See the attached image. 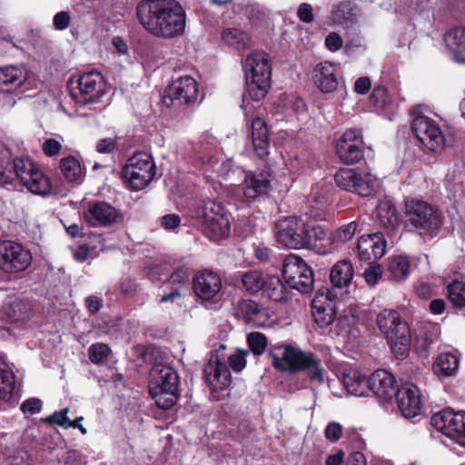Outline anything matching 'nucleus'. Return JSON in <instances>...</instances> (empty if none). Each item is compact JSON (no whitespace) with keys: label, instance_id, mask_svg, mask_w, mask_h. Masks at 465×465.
Listing matches in <instances>:
<instances>
[{"label":"nucleus","instance_id":"nucleus-17","mask_svg":"<svg viewBox=\"0 0 465 465\" xmlns=\"http://www.w3.org/2000/svg\"><path fill=\"white\" fill-rule=\"evenodd\" d=\"M306 226L307 223L298 217H287L278 223L276 239L290 249L304 248L310 238L306 236Z\"/></svg>","mask_w":465,"mask_h":465},{"label":"nucleus","instance_id":"nucleus-46","mask_svg":"<svg viewBox=\"0 0 465 465\" xmlns=\"http://www.w3.org/2000/svg\"><path fill=\"white\" fill-rule=\"evenodd\" d=\"M223 40L229 45L232 46H244L249 42L248 35L237 28H227L223 30L222 35Z\"/></svg>","mask_w":465,"mask_h":465},{"label":"nucleus","instance_id":"nucleus-8","mask_svg":"<svg viewBox=\"0 0 465 465\" xmlns=\"http://www.w3.org/2000/svg\"><path fill=\"white\" fill-rule=\"evenodd\" d=\"M156 168L153 157L147 153L133 154L124 165L122 176L134 191L146 187L154 178Z\"/></svg>","mask_w":465,"mask_h":465},{"label":"nucleus","instance_id":"nucleus-5","mask_svg":"<svg viewBox=\"0 0 465 465\" xmlns=\"http://www.w3.org/2000/svg\"><path fill=\"white\" fill-rule=\"evenodd\" d=\"M376 323L390 341L394 355L400 359L406 358L411 343V330L400 313L395 310L384 309L377 315Z\"/></svg>","mask_w":465,"mask_h":465},{"label":"nucleus","instance_id":"nucleus-55","mask_svg":"<svg viewBox=\"0 0 465 465\" xmlns=\"http://www.w3.org/2000/svg\"><path fill=\"white\" fill-rule=\"evenodd\" d=\"M20 409L25 414L34 415L41 411L42 401L37 398H30L22 403Z\"/></svg>","mask_w":465,"mask_h":465},{"label":"nucleus","instance_id":"nucleus-64","mask_svg":"<svg viewBox=\"0 0 465 465\" xmlns=\"http://www.w3.org/2000/svg\"><path fill=\"white\" fill-rule=\"evenodd\" d=\"M371 83L369 77L363 76L356 80L354 90L356 93L365 94L369 92Z\"/></svg>","mask_w":465,"mask_h":465},{"label":"nucleus","instance_id":"nucleus-51","mask_svg":"<svg viewBox=\"0 0 465 465\" xmlns=\"http://www.w3.org/2000/svg\"><path fill=\"white\" fill-rule=\"evenodd\" d=\"M68 412L69 409L64 408L45 418L44 421L49 424H55L64 429H68V423L70 421V419L67 417Z\"/></svg>","mask_w":465,"mask_h":465},{"label":"nucleus","instance_id":"nucleus-25","mask_svg":"<svg viewBox=\"0 0 465 465\" xmlns=\"http://www.w3.org/2000/svg\"><path fill=\"white\" fill-rule=\"evenodd\" d=\"M312 313L320 327H325L333 322L336 315L335 305L328 293L318 292L315 294L312 301Z\"/></svg>","mask_w":465,"mask_h":465},{"label":"nucleus","instance_id":"nucleus-54","mask_svg":"<svg viewBox=\"0 0 465 465\" xmlns=\"http://www.w3.org/2000/svg\"><path fill=\"white\" fill-rule=\"evenodd\" d=\"M382 268L381 265L376 264L369 267L364 272V278L368 285L374 286L381 279Z\"/></svg>","mask_w":465,"mask_h":465},{"label":"nucleus","instance_id":"nucleus-53","mask_svg":"<svg viewBox=\"0 0 465 465\" xmlns=\"http://www.w3.org/2000/svg\"><path fill=\"white\" fill-rule=\"evenodd\" d=\"M371 101L377 107L385 106L390 101L387 89L384 86H376L371 93Z\"/></svg>","mask_w":465,"mask_h":465},{"label":"nucleus","instance_id":"nucleus-7","mask_svg":"<svg viewBox=\"0 0 465 465\" xmlns=\"http://www.w3.org/2000/svg\"><path fill=\"white\" fill-rule=\"evenodd\" d=\"M243 69L250 98L261 101L271 87L272 68L269 55L262 51L252 52L243 63Z\"/></svg>","mask_w":465,"mask_h":465},{"label":"nucleus","instance_id":"nucleus-61","mask_svg":"<svg viewBox=\"0 0 465 465\" xmlns=\"http://www.w3.org/2000/svg\"><path fill=\"white\" fill-rule=\"evenodd\" d=\"M312 11V6L310 4L302 3L298 7L297 15L302 22L309 24L314 19Z\"/></svg>","mask_w":465,"mask_h":465},{"label":"nucleus","instance_id":"nucleus-4","mask_svg":"<svg viewBox=\"0 0 465 465\" xmlns=\"http://www.w3.org/2000/svg\"><path fill=\"white\" fill-rule=\"evenodd\" d=\"M407 226L423 238H433L441 228L443 213L435 205L420 199L408 198L404 202Z\"/></svg>","mask_w":465,"mask_h":465},{"label":"nucleus","instance_id":"nucleus-44","mask_svg":"<svg viewBox=\"0 0 465 465\" xmlns=\"http://www.w3.org/2000/svg\"><path fill=\"white\" fill-rule=\"evenodd\" d=\"M265 277L258 271H250L242 275V283L245 291L251 294L262 290Z\"/></svg>","mask_w":465,"mask_h":465},{"label":"nucleus","instance_id":"nucleus-57","mask_svg":"<svg viewBox=\"0 0 465 465\" xmlns=\"http://www.w3.org/2000/svg\"><path fill=\"white\" fill-rule=\"evenodd\" d=\"M42 149L45 155L49 157L55 156L61 151L62 143L56 139L48 138L43 143Z\"/></svg>","mask_w":465,"mask_h":465},{"label":"nucleus","instance_id":"nucleus-28","mask_svg":"<svg viewBox=\"0 0 465 465\" xmlns=\"http://www.w3.org/2000/svg\"><path fill=\"white\" fill-rule=\"evenodd\" d=\"M337 69L334 64L324 61L318 64L312 72L315 85L322 93H331L338 86Z\"/></svg>","mask_w":465,"mask_h":465},{"label":"nucleus","instance_id":"nucleus-20","mask_svg":"<svg viewBox=\"0 0 465 465\" xmlns=\"http://www.w3.org/2000/svg\"><path fill=\"white\" fill-rule=\"evenodd\" d=\"M431 425L449 437L459 439L460 445L465 447V412H454L444 410L431 417Z\"/></svg>","mask_w":465,"mask_h":465},{"label":"nucleus","instance_id":"nucleus-33","mask_svg":"<svg viewBox=\"0 0 465 465\" xmlns=\"http://www.w3.org/2000/svg\"><path fill=\"white\" fill-rule=\"evenodd\" d=\"M444 40L454 60L465 64V27H454L445 35Z\"/></svg>","mask_w":465,"mask_h":465},{"label":"nucleus","instance_id":"nucleus-22","mask_svg":"<svg viewBox=\"0 0 465 465\" xmlns=\"http://www.w3.org/2000/svg\"><path fill=\"white\" fill-rule=\"evenodd\" d=\"M84 216L94 226H110L122 221V215L116 208L100 201L89 203Z\"/></svg>","mask_w":465,"mask_h":465},{"label":"nucleus","instance_id":"nucleus-1","mask_svg":"<svg viewBox=\"0 0 465 465\" xmlns=\"http://www.w3.org/2000/svg\"><path fill=\"white\" fill-rule=\"evenodd\" d=\"M136 15L142 26L156 37L174 38L185 29V12L175 0H142Z\"/></svg>","mask_w":465,"mask_h":465},{"label":"nucleus","instance_id":"nucleus-39","mask_svg":"<svg viewBox=\"0 0 465 465\" xmlns=\"http://www.w3.org/2000/svg\"><path fill=\"white\" fill-rule=\"evenodd\" d=\"M15 387V381L14 372L0 356V399L4 401H11Z\"/></svg>","mask_w":465,"mask_h":465},{"label":"nucleus","instance_id":"nucleus-2","mask_svg":"<svg viewBox=\"0 0 465 465\" xmlns=\"http://www.w3.org/2000/svg\"><path fill=\"white\" fill-rule=\"evenodd\" d=\"M10 152L0 149V186L11 183L15 178L36 195H46L51 192L49 178L28 158H15L11 165Z\"/></svg>","mask_w":465,"mask_h":465},{"label":"nucleus","instance_id":"nucleus-62","mask_svg":"<svg viewBox=\"0 0 465 465\" xmlns=\"http://www.w3.org/2000/svg\"><path fill=\"white\" fill-rule=\"evenodd\" d=\"M117 143L113 138H104L96 144V151L100 153H111L116 151Z\"/></svg>","mask_w":465,"mask_h":465},{"label":"nucleus","instance_id":"nucleus-16","mask_svg":"<svg viewBox=\"0 0 465 465\" xmlns=\"http://www.w3.org/2000/svg\"><path fill=\"white\" fill-rule=\"evenodd\" d=\"M199 86L194 78L184 75L174 80L168 87L163 104L171 105L193 106L198 100Z\"/></svg>","mask_w":465,"mask_h":465},{"label":"nucleus","instance_id":"nucleus-10","mask_svg":"<svg viewBox=\"0 0 465 465\" xmlns=\"http://www.w3.org/2000/svg\"><path fill=\"white\" fill-rule=\"evenodd\" d=\"M273 173L269 166L256 171L244 172V178L234 190L235 197L242 202L250 203L260 196L269 193Z\"/></svg>","mask_w":465,"mask_h":465},{"label":"nucleus","instance_id":"nucleus-52","mask_svg":"<svg viewBox=\"0 0 465 465\" xmlns=\"http://www.w3.org/2000/svg\"><path fill=\"white\" fill-rule=\"evenodd\" d=\"M248 354L247 351L244 352H236L232 354H228L226 352V366L228 364L234 371H241L246 365L245 356Z\"/></svg>","mask_w":465,"mask_h":465},{"label":"nucleus","instance_id":"nucleus-23","mask_svg":"<svg viewBox=\"0 0 465 465\" xmlns=\"http://www.w3.org/2000/svg\"><path fill=\"white\" fill-rule=\"evenodd\" d=\"M193 282L195 294L203 301L214 299L222 289V280L213 271L204 270L197 272Z\"/></svg>","mask_w":465,"mask_h":465},{"label":"nucleus","instance_id":"nucleus-21","mask_svg":"<svg viewBox=\"0 0 465 465\" xmlns=\"http://www.w3.org/2000/svg\"><path fill=\"white\" fill-rule=\"evenodd\" d=\"M394 395L404 417L411 419L421 413L422 402L420 391L417 386L412 383L402 384Z\"/></svg>","mask_w":465,"mask_h":465},{"label":"nucleus","instance_id":"nucleus-38","mask_svg":"<svg viewBox=\"0 0 465 465\" xmlns=\"http://www.w3.org/2000/svg\"><path fill=\"white\" fill-rule=\"evenodd\" d=\"M330 19L335 25L345 27L352 25L356 21V14L352 4L349 1H344L333 6Z\"/></svg>","mask_w":465,"mask_h":465},{"label":"nucleus","instance_id":"nucleus-19","mask_svg":"<svg viewBox=\"0 0 465 465\" xmlns=\"http://www.w3.org/2000/svg\"><path fill=\"white\" fill-rule=\"evenodd\" d=\"M104 94L103 75L98 72H89L78 78L77 87L72 91V97L77 104L84 105L97 102Z\"/></svg>","mask_w":465,"mask_h":465},{"label":"nucleus","instance_id":"nucleus-15","mask_svg":"<svg viewBox=\"0 0 465 465\" xmlns=\"http://www.w3.org/2000/svg\"><path fill=\"white\" fill-rule=\"evenodd\" d=\"M32 262L30 251L13 241L0 242V270L8 273L25 271Z\"/></svg>","mask_w":465,"mask_h":465},{"label":"nucleus","instance_id":"nucleus-63","mask_svg":"<svg viewBox=\"0 0 465 465\" xmlns=\"http://www.w3.org/2000/svg\"><path fill=\"white\" fill-rule=\"evenodd\" d=\"M181 219L177 214H167L162 218V226L167 230L175 229L180 225Z\"/></svg>","mask_w":465,"mask_h":465},{"label":"nucleus","instance_id":"nucleus-34","mask_svg":"<svg viewBox=\"0 0 465 465\" xmlns=\"http://www.w3.org/2000/svg\"><path fill=\"white\" fill-rule=\"evenodd\" d=\"M240 308L244 318L253 325L264 327L270 324L268 311L254 301H244Z\"/></svg>","mask_w":465,"mask_h":465},{"label":"nucleus","instance_id":"nucleus-56","mask_svg":"<svg viewBox=\"0 0 465 465\" xmlns=\"http://www.w3.org/2000/svg\"><path fill=\"white\" fill-rule=\"evenodd\" d=\"M324 45L329 51L334 53L342 47L343 40L340 35L331 32L325 37Z\"/></svg>","mask_w":465,"mask_h":465},{"label":"nucleus","instance_id":"nucleus-29","mask_svg":"<svg viewBox=\"0 0 465 465\" xmlns=\"http://www.w3.org/2000/svg\"><path fill=\"white\" fill-rule=\"evenodd\" d=\"M27 72L22 65L0 67V92L13 93L24 85Z\"/></svg>","mask_w":465,"mask_h":465},{"label":"nucleus","instance_id":"nucleus-60","mask_svg":"<svg viewBox=\"0 0 465 465\" xmlns=\"http://www.w3.org/2000/svg\"><path fill=\"white\" fill-rule=\"evenodd\" d=\"M71 22V15L66 11H60L54 16V27L56 30L63 31L66 29Z\"/></svg>","mask_w":465,"mask_h":465},{"label":"nucleus","instance_id":"nucleus-45","mask_svg":"<svg viewBox=\"0 0 465 465\" xmlns=\"http://www.w3.org/2000/svg\"><path fill=\"white\" fill-rule=\"evenodd\" d=\"M449 300L457 307L465 306V282L453 281L447 286Z\"/></svg>","mask_w":465,"mask_h":465},{"label":"nucleus","instance_id":"nucleus-36","mask_svg":"<svg viewBox=\"0 0 465 465\" xmlns=\"http://www.w3.org/2000/svg\"><path fill=\"white\" fill-rule=\"evenodd\" d=\"M459 365V360L454 354L443 352L437 356L433 364V371L439 377H451L457 373Z\"/></svg>","mask_w":465,"mask_h":465},{"label":"nucleus","instance_id":"nucleus-14","mask_svg":"<svg viewBox=\"0 0 465 465\" xmlns=\"http://www.w3.org/2000/svg\"><path fill=\"white\" fill-rule=\"evenodd\" d=\"M282 275L292 289L300 292L308 293L313 285V273L306 262L297 255H289L285 258L282 267Z\"/></svg>","mask_w":465,"mask_h":465},{"label":"nucleus","instance_id":"nucleus-43","mask_svg":"<svg viewBox=\"0 0 465 465\" xmlns=\"http://www.w3.org/2000/svg\"><path fill=\"white\" fill-rule=\"evenodd\" d=\"M234 13L242 14L251 21H260L266 16L265 10L256 3L246 2L235 4L232 6Z\"/></svg>","mask_w":465,"mask_h":465},{"label":"nucleus","instance_id":"nucleus-31","mask_svg":"<svg viewBox=\"0 0 465 465\" xmlns=\"http://www.w3.org/2000/svg\"><path fill=\"white\" fill-rule=\"evenodd\" d=\"M341 381L350 394L357 397L369 395V377L359 370L353 368L344 370Z\"/></svg>","mask_w":465,"mask_h":465},{"label":"nucleus","instance_id":"nucleus-40","mask_svg":"<svg viewBox=\"0 0 465 465\" xmlns=\"http://www.w3.org/2000/svg\"><path fill=\"white\" fill-rule=\"evenodd\" d=\"M60 171L64 178L71 183H80L84 179V171L79 161L74 156L64 157L60 160Z\"/></svg>","mask_w":465,"mask_h":465},{"label":"nucleus","instance_id":"nucleus-18","mask_svg":"<svg viewBox=\"0 0 465 465\" xmlns=\"http://www.w3.org/2000/svg\"><path fill=\"white\" fill-rule=\"evenodd\" d=\"M336 153L346 164L359 163L364 156V142L360 129H347L336 142Z\"/></svg>","mask_w":465,"mask_h":465},{"label":"nucleus","instance_id":"nucleus-9","mask_svg":"<svg viewBox=\"0 0 465 465\" xmlns=\"http://www.w3.org/2000/svg\"><path fill=\"white\" fill-rule=\"evenodd\" d=\"M427 108L418 104L412 107L411 129L420 142L430 151L436 152L444 147V135L435 120L426 115Z\"/></svg>","mask_w":465,"mask_h":465},{"label":"nucleus","instance_id":"nucleus-47","mask_svg":"<svg viewBox=\"0 0 465 465\" xmlns=\"http://www.w3.org/2000/svg\"><path fill=\"white\" fill-rule=\"evenodd\" d=\"M310 215L322 220L325 217L327 200L324 196L311 195L309 200Z\"/></svg>","mask_w":465,"mask_h":465},{"label":"nucleus","instance_id":"nucleus-32","mask_svg":"<svg viewBox=\"0 0 465 465\" xmlns=\"http://www.w3.org/2000/svg\"><path fill=\"white\" fill-rule=\"evenodd\" d=\"M32 313L28 302L21 300H15L4 307V315L7 323L22 327L24 323L30 319Z\"/></svg>","mask_w":465,"mask_h":465},{"label":"nucleus","instance_id":"nucleus-30","mask_svg":"<svg viewBox=\"0 0 465 465\" xmlns=\"http://www.w3.org/2000/svg\"><path fill=\"white\" fill-rule=\"evenodd\" d=\"M252 139L257 157L263 159L269 154V129L265 121L261 117L252 120Z\"/></svg>","mask_w":465,"mask_h":465},{"label":"nucleus","instance_id":"nucleus-27","mask_svg":"<svg viewBox=\"0 0 465 465\" xmlns=\"http://www.w3.org/2000/svg\"><path fill=\"white\" fill-rule=\"evenodd\" d=\"M354 269L349 260L338 261L331 268L330 280L333 289L341 291V295L349 294L352 286Z\"/></svg>","mask_w":465,"mask_h":465},{"label":"nucleus","instance_id":"nucleus-59","mask_svg":"<svg viewBox=\"0 0 465 465\" xmlns=\"http://www.w3.org/2000/svg\"><path fill=\"white\" fill-rule=\"evenodd\" d=\"M325 437L332 442L337 441L342 435V427L338 422L329 423L324 430Z\"/></svg>","mask_w":465,"mask_h":465},{"label":"nucleus","instance_id":"nucleus-49","mask_svg":"<svg viewBox=\"0 0 465 465\" xmlns=\"http://www.w3.org/2000/svg\"><path fill=\"white\" fill-rule=\"evenodd\" d=\"M248 345L250 350L255 355H262L267 346V338L261 332H251L247 337Z\"/></svg>","mask_w":465,"mask_h":465},{"label":"nucleus","instance_id":"nucleus-35","mask_svg":"<svg viewBox=\"0 0 465 465\" xmlns=\"http://www.w3.org/2000/svg\"><path fill=\"white\" fill-rule=\"evenodd\" d=\"M377 217L380 224L389 232L399 225V217L396 207L391 200H381L377 205Z\"/></svg>","mask_w":465,"mask_h":465},{"label":"nucleus","instance_id":"nucleus-13","mask_svg":"<svg viewBox=\"0 0 465 465\" xmlns=\"http://www.w3.org/2000/svg\"><path fill=\"white\" fill-rule=\"evenodd\" d=\"M226 346L221 344L212 351L203 369L205 382L213 391L224 390L231 382V372L226 366Z\"/></svg>","mask_w":465,"mask_h":465},{"label":"nucleus","instance_id":"nucleus-37","mask_svg":"<svg viewBox=\"0 0 465 465\" xmlns=\"http://www.w3.org/2000/svg\"><path fill=\"white\" fill-rule=\"evenodd\" d=\"M262 293L273 302H281L287 299L288 290L278 276H266Z\"/></svg>","mask_w":465,"mask_h":465},{"label":"nucleus","instance_id":"nucleus-58","mask_svg":"<svg viewBox=\"0 0 465 465\" xmlns=\"http://www.w3.org/2000/svg\"><path fill=\"white\" fill-rule=\"evenodd\" d=\"M358 229V223L351 222L346 225L340 227L337 231L336 236L341 241L346 242L351 240Z\"/></svg>","mask_w":465,"mask_h":465},{"label":"nucleus","instance_id":"nucleus-6","mask_svg":"<svg viewBox=\"0 0 465 465\" xmlns=\"http://www.w3.org/2000/svg\"><path fill=\"white\" fill-rule=\"evenodd\" d=\"M149 391L158 407L172 408L179 398L177 372L168 365H153L150 371Z\"/></svg>","mask_w":465,"mask_h":465},{"label":"nucleus","instance_id":"nucleus-50","mask_svg":"<svg viewBox=\"0 0 465 465\" xmlns=\"http://www.w3.org/2000/svg\"><path fill=\"white\" fill-rule=\"evenodd\" d=\"M191 273V267L188 262L178 266L170 276V282L173 284L183 285L187 283Z\"/></svg>","mask_w":465,"mask_h":465},{"label":"nucleus","instance_id":"nucleus-3","mask_svg":"<svg viewBox=\"0 0 465 465\" xmlns=\"http://www.w3.org/2000/svg\"><path fill=\"white\" fill-rule=\"evenodd\" d=\"M269 356L272 359V365L278 371L298 372L310 370L312 380L323 381V368L320 360L312 353L305 352L299 347L282 343L272 346Z\"/></svg>","mask_w":465,"mask_h":465},{"label":"nucleus","instance_id":"nucleus-48","mask_svg":"<svg viewBox=\"0 0 465 465\" xmlns=\"http://www.w3.org/2000/svg\"><path fill=\"white\" fill-rule=\"evenodd\" d=\"M88 352L93 363L101 364L108 359L111 350L107 344L98 342L91 345Z\"/></svg>","mask_w":465,"mask_h":465},{"label":"nucleus","instance_id":"nucleus-42","mask_svg":"<svg viewBox=\"0 0 465 465\" xmlns=\"http://www.w3.org/2000/svg\"><path fill=\"white\" fill-rule=\"evenodd\" d=\"M388 271L397 282L405 280L410 272V262L407 257L398 255L390 259Z\"/></svg>","mask_w":465,"mask_h":465},{"label":"nucleus","instance_id":"nucleus-41","mask_svg":"<svg viewBox=\"0 0 465 465\" xmlns=\"http://www.w3.org/2000/svg\"><path fill=\"white\" fill-rule=\"evenodd\" d=\"M306 236L310 237L304 248H316L319 246L330 247L331 245V234L323 227L306 226Z\"/></svg>","mask_w":465,"mask_h":465},{"label":"nucleus","instance_id":"nucleus-26","mask_svg":"<svg viewBox=\"0 0 465 465\" xmlns=\"http://www.w3.org/2000/svg\"><path fill=\"white\" fill-rule=\"evenodd\" d=\"M394 376L384 370H378L369 377V393L381 400L391 399L396 393Z\"/></svg>","mask_w":465,"mask_h":465},{"label":"nucleus","instance_id":"nucleus-24","mask_svg":"<svg viewBox=\"0 0 465 465\" xmlns=\"http://www.w3.org/2000/svg\"><path fill=\"white\" fill-rule=\"evenodd\" d=\"M386 243L382 232L362 235L358 240V255L361 261H375L385 254Z\"/></svg>","mask_w":465,"mask_h":465},{"label":"nucleus","instance_id":"nucleus-11","mask_svg":"<svg viewBox=\"0 0 465 465\" xmlns=\"http://www.w3.org/2000/svg\"><path fill=\"white\" fill-rule=\"evenodd\" d=\"M334 179L340 188L363 197L371 195L378 187L376 176L361 169L341 168Z\"/></svg>","mask_w":465,"mask_h":465},{"label":"nucleus","instance_id":"nucleus-12","mask_svg":"<svg viewBox=\"0 0 465 465\" xmlns=\"http://www.w3.org/2000/svg\"><path fill=\"white\" fill-rule=\"evenodd\" d=\"M202 229L212 241L227 237L230 233V215L215 202H208L202 210Z\"/></svg>","mask_w":465,"mask_h":465}]
</instances>
